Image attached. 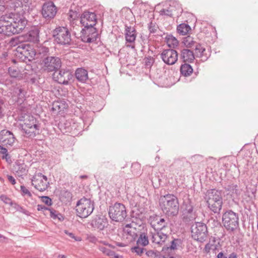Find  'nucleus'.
<instances>
[{
	"mask_svg": "<svg viewBox=\"0 0 258 258\" xmlns=\"http://www.w3.org/2000/svg\"><path fill=\"white\" fill-rule=\"evenodd\" d=\"M94 209V202L86 198H82L78 201L76 207L77 215L82 218L88 217L92 213Z\"/></svg>",
	"mask_w": 258,
	"mask_h": 258,
	"instance_id": "6",
	"label": "nucleus"
},
{
	"mask_svg": "<svg viewBox=\"0 0 258 258\" xmlns=\"http://www.w3.org/2000/svg\"><path fill=\"white\" fill-rule=\"evenodd\" d=\"M28 41L37 43L39 41V31L37 28L30 30L26 35Z\"/></svg>",
	"mask_w": 258,
	"mask_h": 258,
	"instance_id": "28",
	"label": "nucleus"
},
{
	"mask_svg": "<svg viewBox=\"0 0 258 258\" xmlns=\"http://www.w3.org/2000/svg\"><path fill=\"white\" fill-rule=\"evenodd\" d=\"M54 41L58 44L68 46L72 43L71 32L66 27L58 26L52 31Z\"/></svg>",
	"mask_w": 258,
	"mask_h": 258,
	"instance_id": "4",
	"label": "nucleus"
},
{
	"mask_svg": "<svg viewBox=\"0 0 258 258\" xmlns=\"http://www.w3.org/2000/svg\"><path fill=\"white\" fill-rule=\"evenodd\" d=\"M98 248L104 254L113 258H119L118 254H116L113 251L109 249L108 246H104L101 245H97Z\"/></svg>",
	"mask_w": 258,
	"mask_h": 258,
	"instance_id": "31",
	"label": "nucleus"
},
{
	"mask_svg": "<svg viewBox=\"0 0 258 258\" xmlns=\"http://www.w3.org/2000/svg\"><path fill=\"white\" fill-rule=\"evenodd\" d=\"M16 15L13 13L3 15L0 17V33L4 32L5 28L8 26L10 20L13 19Z\"/></svg>",
	"mask_w": 258,
	"mask_h": 258,
	"instance_id": "27",
	"label": "nucleus"
},
{
	"mask_svg": "<svg viewBox=\"0 0 258 258\" xmlns=\"http://www.w3.org/2000/svg\"><path fill=\"white\" fill-rule=\"evenodd\" d=\"M13 134L7 130H3L0 132V143L5 146H12L15 141Z\"/></svg>",
	"mask_w": 258,
	"mask_h": 258,
	"instance_id": "21",
	"label": "nucleus"
},
{
	"mask_svg": "<svg viewBox=\"0 0 258 258\" xmlns=\"http://www.w3.org/2000/svg\"><path fill=\"white\" fill-rule=\"evenodd\" d=\"M181 209L183 211V220L185 222H187V221L192 220L195 218L196 215L193 212L192 204L189 199H187V197L183 199Z\"/></svg>",
	"mask_w": 258,
	"mask_h": 258,
	"instance_id": "13",
	"label": "nucleus"
},
{
	"mask_svg": "<svg viewBox=\"0 0 258 258\" xmlns=\"http://www.w3.org/2000/svg\"><path fill=\"white\" fill-rule=\"evenodd\" d=\"M154 62L153 57L149 56L144 59L145 66L147 68H150Z\"/></svg>",
	"mask_w": 258,
	"mask_h": 258,
	"instance_id": "49",
	"label": "nucleus"
},
{
	"mask_svg": "<svg viewBox=\"0 0 258 258\" xmlns=\"http://www.w3.org/2000/svg\"><path fill=\"white\" fill-rule=\"evenodd\" d=\"M8 72L10 75L13 78H16L18 75V72L14 68H9Z\"/></svg>",
	"mask_w": 258,
	"mask_h": 258,
	"instance_id": "54",
	"label": "nucleus"
},
{
	"mask_svg": "<svg viewBox=\"0 0 258 258\" xmlns=\"http://www.w3.org/2000/svg\"><path fill=\"white\" fill-rule=\"evenodd\" d=\"M92 226L99 230H103L108 225L107 220L105 217H96L92 221Z\"/></svg>",
	"mask_w": 258,
	"mask_h": 258,
	"instance_id": "24",
	"label": "nucleus"
},
{
	"mask_svg": "<svg viewBox=\"0 0 258 258\" xmlns=\"http://www.w3.org/2000/svg\"><path fill=\"white\" fill-rule=\"evenodd\" d=\"M37 210L38 211H41L43 212V213L45 215L46 214V212L49 211V210H50V208L47 207L44 205H38L37 206Z\"/></svg>",
	"mask_w": 258,
	"mask_h": 258,
	"instance_id": "52",
	"label": "nucleus"
},
{
	"mask_svg": "<svg viewBox=\"0 0 258 258\" xmlns=\"http://www.w3.org/2000/svg\"><path fill=\"white\" fill-rule=\"evenodd\" d=\"M70 124L71 130L74 132L76 131V133L80 132L83 129V125L81 122H76L72 120Z\"/></svg>",
	"mask_w": 258,
	"mask_h": 258,
	"instance_id": "43",
	"label": "nucleus"
},
{
	"mask_svg": "<svg viewBox=\"0 0 258 258\" xmlns=\"http://www.w3.org/2000/svg\"><path fill=\"white\" fill-rule=\"evenodd\" d=\"M182 42L186 47L189 48L195 46L196 44L198 43L194 40V38L190 36H187L184 37Z\"/></svg>",
	"mask_w": 258,
	"mask_h": 258,
	"instance_id": "40",
	"label": "nucleus"
},
{
	"mask_svg": "<svg viewBox=\"0 0 258 258\" xmlns=\"http://www.w3.org/2000/svg\"><path fill=\"white\" fill-rule=\"evenodd\" d=\"M20 120L25 121L24 124L21 125L23 132L29 137H35L36 131L40 129V125L37 119L32 115H27L26 118L20 119Z\"/></svg>",
	"mask_w": 258,
	"mask_h": 258,
	"instance_id": "7",
	"label": "nucleus"
},
{
	"mask_svg": "<svg viewBox=\"0 0 258 258\" xmlns=\"http://www.w3.org/2000/svg\"><path fill=\"white\" fill-rule=\"evenodd\" d=\"M49 52V49L45 46H41L39 48V52L40 54H43L44 55H46Z\"/></svg>",
	"mask_w": 258,
	"mask_h": 258,
	"instance_id": "61",
	"label": "nucleus"
},
{
	"mask_svg": "<svg viewBox=\"0 0 258 258\" xmlns=\"http://www.w3.org/2000/svg\"><path fill=\"white\" fill-rule=\"evenodd\" d=\"M167 45L170 48H175L178 45L177 39L171 34H167L165 37Z\"/></svg>",
	"mask_w": 258,
	"mask_h": 258,
	"instance_id": "32",
	"label": "nucleus"
},
{
	"mask_svg": "<svg viewBox=\"0 0 258 258\" xmlns=\"http://www.w3.org/2000/svg\"><path fill=\"white\" fill-rule=\"evenodd\" d=\"M41 201L48 206H50L52 204V200L47 196H42L41 197Z\"/></svg>",
	"mask_w": 258,
	"mask_h": 258,
	"instance_id": "50",
	"label": "nucleus"
},
{
	"mask_svg": "<svg viewBox=\"0 0 258 258\" xmlns=\"http://www.w3.org/2000/svg\"><path fill=\"white\" fill-rule=\"evenodd\" d=\"M151 241L153 243L162 245L167 238V235L161 232H151Z\"/></svg>",
	"mask_w": 258,
	"mask_h": 258,
	"instance_id": "25",
	"label": "nucleus"
},
{
	"mask_svg": "<svg viewBox=\"0 0 258 258\" xmlns=\"http://www.w3.org/2000/svg\"><path fill=\"white\" fill-rule=\"evenodd\" d=\"M10 8L16 12L20 13L21 11L25 12L28 11L30 2L29 0H10Z\"/></svg>",
	"mask_w": 258,
	"mask_h": 258,
	"instance_id": "20",
	"label": "nucleus"
},
{
	"mask_svg": "<svg viewBox=\"0 0 258 258\" xmlns=\"http://www.w3.org/2000/svg\"><path fill=\"white\" fill-rule=\"evenodd\" d=\"M222 221L228 231L233 232L239 226L238 214L232 210H227L223 214Z\"/></svg>",
	"mask_w": 258,
	"mask_h": 258,
	"instance_id": "5",
	"label": "nucleus"
},
{
	"mask_svg": "<svg viewBox=\"0 0 258 258\" xmlns=\"http://www.w3.org/2000/svg\"><path fill=\"white\" fill-rule=\"evenodd\" d=\"M0 155L3 159H6L8 161V158L10 159V157L8 153V150L1 146H0Z\"/></svg>",
	"mask_w": 258,
	"mask_h": 258,
	"instance_id": "47",
	"label": "nucleus"
},
{
	"mask_svg": "<svg viewBox=\"0 0 258 258\" xmlns=\"http://www.w3.org/2000/svg\"><path fill=\"white\" fill-rule=\"evenodd\" d=\"M180 71L182 75L188 76L192 73L193 69L190 64L185 63L181 66Z\"/></svg>",
	"mask_w": 258,
	"mask_h": 258,
	"instance_id": "37",
	"label": "nucleus"
},
{
	"mask_svg": "<svg viewBox=\"0 0 258 258\" xmlns=\"http://www.w3.org/2000/svg\"><path fill=\"white\" fill-rule=\"evenodd\" d=\"M98 243L99 244V245H103V246H106V247L108 246V247H110L111 248H115V246L112 245L111 244H109L106 241L98 240Z\"/></svg>",
	"mask_w": 258,
	"mask_h": 258,
	"instance_id": "59",
	"label": "nucleus"
},
{
	"mask_svg": "<svg viewBox=\"0 0 258 258\" xmlns=\"http://www.w3.org/2000/svg\"><path fill=\"white\" fill-rule=\"evenodd\" d=\"M149 221L151 226L155 231H161L167 227L168 224V220H165L157 215L150 216Z\"/></svg>",
	"mask_w": 258,
	"mask_h": 258,
	"instance_id": "19",
	"label": "nucleus"
},
{
	"mask_svg": "<svg viewBox=\"0 0 258 258\" xmlns=\"http://www.w3.org/2000/svg\"><path fill=\"white\" fill-rule=\"evenodd\" d=\"M19 175H21L22 174H25L26 172V169L25 168V166L22 165L19 166L18 170L17 171Z\"/></svg>",
	"mask_w": 258,
	"mask_h": 258,
	"instance_id": "60",
	"label": "nucleus"
},
{
	"mask_svg": "<svg viewBox=\"0 0 258 258\" xmlns=\"http://www.w3.org/2000/svg\"><path fill=\"white\" fill-rule=\"evenodd\" d=\"M144 248L143 247H141L140 246H135L132 248V251H134L137 253L138 255H141L143 252Z\"/></svg>",
	"mask_w": 258,
	"mask_h": 258,
	"instance_id": "56",
	"label": "nucleus"
},
{
	"mask_svg": "<svg viewBox=\"0 0 258 258\" xmlns=\"http://www.w3.org/2000/svg\"><path fill=\"white\" fill-rule=\"evenodd\" d=\"M27 23V20L24 18L16 15L13 19L10 20L9 25L4 30V32H2L1 34L10 36L19 33L24 29Z\"/></svg>",
	"mask_w": 258,
	"mask_h": 258,
	"instance_id": "3",
	"label": "nucleus"
},
{
	"mask_svg": "<svg viewBox=\"0 0 258 258\" xmlns=\"http://www.w3.org/2000/svg\"><path fill=\"white\" fill-rule=\"evenodd\" d=\"M98 32L94 27L84 28L81 31V38L86 43H92L98 38Z\"/></svg>",
	"mask_w": 258,
	"mask_h": 258,
	"instance_id": "12",
	"label": "nucleus"
},
{
	"mask_svg": "<svg viewBox=\"0 0 258 258\" xmlns=\"http://www.w3.org/2000/svg\"><path fill=\"white\" fill-rule=\"evenodd\" d=\"M83 118L82 119L83 122V123H84V125H87V127L89 126V125L91 124V122H92V119L90 117L88 119H85L84 118H85V116L84 115H83Z\"/></svg>",
	"mask_w": 258,
	"mask_h": 258,
	"instance_id": "64",
	"label": "nucleus"
},
{
	"mask_svg": "<svg viewBox=\"0 0 258 258\" xmlns=\"http://www.w3.org/2000/svg\"><path fill=\"white\" fill-rule=\"evenodd\" d=\"M42 64L45 71L55 72L61 67V61L58 57L47 56L42 60Z\"/></svg>",
	"mask_w": 258,
	"mask_h": 258,
	"instance_id": "11",
	"label": "nucleus"
},
{
	"mask_svg": "<svg viewBox=\"0 0 258 258\" xmlns=\"http://www.w3.org/2000/svg\"><path fill=\"white\" fill-rule=\"evenodd\" d=\"M124 36L126 41V44L130 43V44H126L127 47L135 49V41L137 37V31L135 28L131 26L125 25Z\"/></svg>",
	"mask_w": 258,
	"mask_h": 258,
	"instance_id": "18",
	"label": "nucleus"
},
{
	"mask_svg": "<svg viewBox=\"0 0 258 258\" xmlns=\"http://www.w3.org/2000/svg\"><path fill=\"white\" fill-rule=\"evenodd\" d=\"M48 212L50 213V216L51 218L54 220L58 219L60 221L63 220L62 215L61 214L58 213L55 210L50 208V210H49Z\"/></svg>",
	"mask_w": 258,
	"mask_h": 258,
	"instance_id": "44",
	"label": "nucleus"
},
{
	"mask_svg": "<svg viewBox=\"0 0 258 258\" xmlns=\"http://www.w3.org/2000/svg\"><path fill=\"white\" fill-rule=\"evenodd\" d=\"M57 9L54 4L49 2L43 4L42 8V15L46 20H51L55 17Z\"/></svg>",
	"mask_w": 258,
	"mask_h": 258,
	"instance_id": "17",
	"label": "nucleus"
},
{
	"mask_svg": "<svg viewBox=\"0 0 258 258\" xmlns=\"http://www.w3.org/2000/svg\"><path fill=\"white\" fill-rule=\"evenodd\" d=\"M206 202H218L223 201L222 191L216 189L208 190L205 194Z\"/></svg>",
	"mask_w": 258,
	"mask_h": 258,
	"instance_id": "22",
	"label": "nucleus"
},
{
	"mask_svg": "<svg viewBox=\"0 0 258 258\" xmlns=\"http://www.w3.org/2000/svg\"><path fill=\"white\" fill-rule=\"evenodd\" d=\"M191 233L194 240L200 242L205 241L208 234L206 224L202 222H195L191 226Z\"/></svg>",
	"mask_w": 258,
	"mask_h": 258,
	"instance_id": "8",
	"label": "nucleus"
},
{
	"mask_svg": "<svg viewBox=\"0 0 258 258\" xmlns=\"http://www.w3.org/2000/svg\"><path fill=\"white\" fill-rule=\"evenodd\" d=\"M11 207L14 208L17 211H19L22 213H23L25 215H28V211H27L26 209L23 208L22 206L18 204L17 203L15 202H13L12 205H11Z\"/></svg>",
	"mask_w": 258,
	"mask_h": 258,
	"instance_id": "46",
	"label": "nucleus"
},
{
	"mask_svg": "<svg viewBox=\"0 0 258 258\" xmlns=\"http://www.w3.org/2000/svg\"><path fill=\"white\" fill-rule=\"evenodd\" d=\"M190 30V27L185 23L180 24L177 27V32L182 35H186Z\"/></svg>",
	"mask_w": 258,
	"mask_h": 258,
	"instance_id": "38",
	"label": "nucleus"
},
{
	"mask_svg": "<svg viewBox=\"0 0 258 258\" xmlns=\"http://www.w3.org/2000/svg\"><path fill=\"white\" fill-rule=\"evenodd\" d=\"M31 45L29 44V43L27 42L21 43L19 44H18L17 47V50L18 52L21 53V51H23V50H27L29 48H30V46Z\"/></svg>",
	"mask_w": 258,
	"mask_h": 258,
	"instance_id": "45",
	"label": "nucleus"
},
{
	"mask_svg": "<svg viewBox=\"0 0 258 258\" xmlns=\"http://www.w3.org/2000/svg\"><path fill=\"white\" fill-rule=\"evenodd\" d=\"M21 190L22 192L23 195H27L29 197H32V194L24 185L21 186Z\"/></svg>",
	"mask_w": 258,
	"mask_h": 258,
	"instance_id": "55",
	"label": "nucleus"
},
{
	"mask_svg": "<svg viewBox=\"0 0 258 258\" xmlns=\"http://www.w3.org/2000/svg\"><path fill=\"white\" fill-rule=\"evenodd\" d=\"M60 105H61L60 103L56 102L53 104L52 109L57 111L58 112H60V111H62V110L60 109Z\"/></svg>",
	"mask_w": 258,
	"mask_h": 258,
	"instance_id": "63",
	"label": "nucleus"
},
{
	"mask_svg": "<svg viewBox=\"0 0 258 258\" xmlns=\"http://www.w3.org/2000/svg\"><path fill=\"white\" fill-rule=\"evenodd\" d=\"M149 243L148 236L144 233H142L137 241V244L138 246H145Z\"/></svg>",
	"mask_w": 258,
	"mask_h": 258,
	"instance_id": "39",
	"label": "nucleus"
},
{
	"mask_svg": "<svg viewBox=\"0 0 258 258\" xmlns=\"http://www.w3.org/2000/svg\"><path fill=\"white\" fill-rule=\"evenodd\" d=\"M64 232L71 238L74 239L76 241H81L82 240V238L81 237H77L73 233L69 232L67 230H66Z\"/></svg>",
	"mask_w": 258,
	"mask_h": 258,
	"instance_id": "57",
	"label": "nucleus"
},
{
	"mask_svg": "<svg viewBox=\"0 0 258 258\" xmlns=\"http://www.w3.org/2000/svg\"><path fill=\"white\" fill-rule=\"evenodd\" d=\"M21 54L23 55L26 58H27L29 60L34 59L35 56L36 55V51L34 49L32 45L30 46V48L27 50H23L21 52Z\"/></svg>",
	"mask_w": 258,
	"mask_h": 258,
	"instance_id": "34",
	"label": "nucleus"
},
{
	"mask_svg": "<svg viewBox=\"0 0 258 258\" xmlns=\"http://www.w3.org/2000/svg\"><path fill=\"white\" fill-rule=\"evenodd\" d=\"M180 57L184 62L191 63L194 61L195 55L192 51L184 48L181 50Z\"/></svg>",
	"mask_w": 258,
	"mask_h": 258,
	"instance_id": "26",
	"label": "nucleus"
},
{
	"mask_svg": "<svg viewBox=\"0 0 258 258\" xmlns=\"http://www.w3.org/2000/svg\"><path fill=\"white\" fill-rule=\"evenodd\" d=\"M75 76L78 81L85 83L88 79V72L83 68H78L75 72Z\"/></svg>",
	"mask_w": 258,
	"mask_h": 258,
	"instance_id": "29",
	"label": "nucleus"
},
{
	"mask_svg": "<svg viewBox=\"0 0 258 258\" xmlns=\"http://www.w3.org/2000/svg\"><path fill=\"white\" fill-rule=\"evenodd\" d=\"M158 6H162L159 13L160 16L164 17H178L183 12L181 5L178 0H166Z\"/></svg>",
	"mask_w": 258,
	"mask_h": 258,
	"instance_id": "2",
	"label": "nucleus"
},
{
	"mask_svg": "<svg viewBox=\"0 0 258 258\" xmlns=\"http://www.w3.org/2000/svg\"><path fill=\"white\" fill-rule=\"evenodd\" d=\"M108 214L110 219L115 222H122L127 216L125 206L118 203L109 207Z\"/></svg>",
	"mask_w": 258,
	"mask_h": 258,
	"instance_id": "9",
	"label": "nucleus"
},
{
	"mask_svg": "<svg viewBox=\"0 0 258 258\" xmlns=\"http://www.w3.org/2000/svg\"><path fill=\"white\" fill-rule=\"evenodd\" d=\"M172 165L177 169L181 170L183 167L187 165V160L185 158L176 159Z\"/></svg>",
	"mask_w": 258,
	"mask_h": 258,
	"instance_id": "36",
	"label": "nucleus"
},
{
	"mask_svg": "<svg viewBox=\"0 0 258 258\" xmlns=\"http://www.w3.org/2000/svg\"><path fill=\"white\" fill-rule=\"evenodd\" d=\"M215 248H216L215 245H214V244H211L210 243H208L206 244V245H205L204 250L206 253H209V252H210L211 249H214Z\"/></svg>",
	"mask_w": 258,
	"mask_h": 258,
	"instance_id": "58",
	"label": "nucleus"
},
{
	"mask_svg": "<svg viewBox=\"0 0 258 258\" xmlns=\"http://www.w3.org/2000/svg\"><path fill=\"white\" fill-rule=\"evenodd\" d=\"M80 22L84 28L94 27L97 22L96 15L93 12L85 11L80 16Z\"/></svg>",
	"mask_w": 258,
	"mask_h": 258,
	"instance_id": "15",
	"label": "nucleus"
},
{
	"mask_svg": "<svg viewBox=\"0 0 258 258\" xmlns=\"http://www.w3.org/2000/svg\"><path fill=\"white\" fill-rule=\"evenodd\" d=\"M73 78V75L68 70H61L55 71L53 74V79L59 84L68 85L69 82Z\"/></svg>",
	"mask_w": 258,
	"mask_h": 258,
	"instance_id": "16",
	"label": "nucleus"
},
{
	"mask_svg": "<svg viewBox=\"0 0 258 258\" xmlns=\"http://www.w3.org/2000/svg\"><path fill=\"white\" fill-rule=\"evenodd\" d=\"M208 208L214 213L219 214L222 209L223 201L218 202H207Z\"/></svg>",
	"mask_w": 258,
	"mask_h": 258,
	"instance_id": "30",
	"label": "nucleus"
},
{
	"mask_svg": "<svg viewBox=\"0 0 258 258\" xmlns=\"http://www.w3.org/2000/svg\"><path fill=\"white\" fill-rule=\"evenodd\" d=\"M206 51L205 48L199 43L196 44L195 48V55L197 57H203L205 56L206 59L207 58V55L205 53Z\"/></svg>",
	"mask_w": 258,
	"mask_h": 258,
	"instance_id": "35",
	"label": "nucleus"
},
{
	"mask_svg": "<svg viewBox=\"0 0 258 258\" xmlns=\"http://www.w3.org/2000/svg\"><path fill=\"white\" fill-rule=\"evenodd\" d=\"M32 185L40 191L46 190L49 185L47 177L40 172H36L31 179Z\"/></svg>",
	"mask_w": 258,
	"mask_h": 258,
	"instance_id": "10",
	"label": "nucleus"
},
{
	"mask_svg": "<svg viewBox=\"0 0 258 258\" xmlns=\"http://www.w3.org/2000/svg\"><path fill=\"white\" fill-rule=\"evenodd\" d=\"M80 14L77 11L70 10L69 13V19L71 23L74 24L75 21L80 20Z\"/></svg>",
	"mask_w": 258,
	"mask_h": 258,
	"instance_id": "42",
	"label": "nucleus"
},
{
	"mask_svg": "<svg viewBox=\"0 0 258 258\" xmlns=\"http://www.w3.org/2000/svg\"><path fill=\"white\" fill-rule=\"evenodd\" d=\"M88 241L91 243L96 244L98 242V239L94 235H90L87 237Z\"/></svg>",
	"mask_w": 258,
	"mask_h": 258,
	"instance_id": "62",
	"label": "nucleus"
},
{
	"mask_svg": "<svg viewBox=\"0 0 258 258\" xmlns=\"http://www.w3.org/2000/svg\"><path fill=\"white\" fill-rule=\"evenodd\" d=\"M141 166L138 163H134L132 164L131 166V170L132 172L135 174H139L140 171Z\"/></svg>",
	"mask_w": 258,
	"mask_h": 258,
	"instance_id": "48",
	"label": "nucleus"
},
{
	"mask_svg": "<svg viewBox=\"0 0 258 258\" xmlns=\"http://www.w3.org/2000/svg\"><path fill=\"white\" fill-rule=\"evenodd\" d=\"M0 199L4 203H5L6 204L9 205L11 206L13 203V202L12 201V200L6 195H1L0 196Z\"/></svg>",
	"mask_w": 258,
	"mask_h": 258,
	"instance_id": "51",
	"label": "nucleus"
},
{
	"mask_svg": "<svg viewBox=\"0 0 258 258\" xmlns=\"http://www.w3.org/2000/svg\"><path fill=\"white\" fill-rule=\"evenodd\" d=\"M159 205L162 212L168 217H174L178 214V200L173 194L161 196L159 199Z\"/></svg>",
	"mask_w": 258,
	"mask_h": 258,
	"instance_id": "1",
	"label": "nucleus"
},
{
	"mask_svg": "<svg viewBox=\"0 0 258 258\" xmlns=\"http://www.w3.org/2000/svg\"><path fill=\"white\" fill-rule=\"evenodd\" d=\"M134 223L133 222L125 225L123 228V232L128 235L134 238L137 235L136 228L134 227Z\"/></svg>",
	"mask_w": 258,
	"mask_h": 258,
	"instance_id": "33",
	"label": "nucleus"
},
{
	"mask_svg": "<svg viewBox=\"0 0 258 258\" xmlns=\"http://www.w3.org/2000/svg\"><path fill=\"white\" fill-rule=\"evenodd\" d=\"M157 26L155 23L150 22L148 25V28L150 32L151 33H155L157 30Z\"/></svg>",
	"mask_w": 258,
	"mask_h": 258,
	"instance_id": "53",
	"label": "nucleus"
},
{
	"mask_svg": "<svg viewBox=\"0 0 258 258\" xmlns=\"http://www.w3.org/2000/svg\"><path fill=\"white\" fill-rule=\"evenodd\" d=\"M182 241L180 239H174L171 242V245L167 247V250H175L181 247Z\"/></svg>",
	"mask_w": 258,
	"mask_h": 258,
	"instance_id": "41",
	"label": "nucleus"
},
{
	"mask_svg": "<svg viewBox=\"0 0 258 258\" xmlns=\"http://www.w3.org/2000/svg\"><path fill=\"white\" fill-rule=\"evenodd\" d=\"M160 57L166 64L173 65L178 59V53L173 49H164L161 53Z\"/></svg>",
	"mask_w": 258,
	"mask_h": 258,
	"instance_id": "14",
	"label": "nucleus"
},
{
	"mask_svg": "<svg viewBox=\"0 0 258 258\" xmlns=\"http://www.w3.org/2000/svg\"><path fill=\"white\" fill-rule=\"evenodd\" d=\"M224 189L226 192L227 195L233 199L238 198L241 192V189L238 186L233 183L228 184L224 187Z\"/></svg>",
	"mask_w": 258,
	"mask_h": 258,
	"instance_id": "23",
	"label": "nucleus"
}]
</instances>
